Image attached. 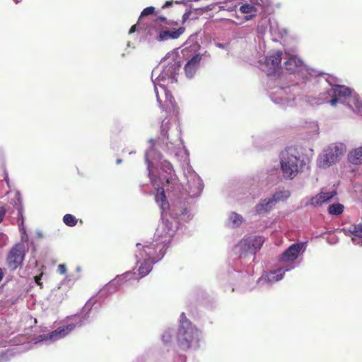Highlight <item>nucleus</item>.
<instances>
[{"label":"nucleus","mask_w":362,"mask_h":362,"mask_svg":"<svg viewBox=\"0 0 362 362\" xmlns=\"http://www.w3.org/2000/svg\"><path fill=\"white\" fill-rule=\"evenodd\" d=\"M199 332L197 328L187 318L185 313L180 315V326L177 334V344L182 351L199 347Z\"/></svg>","instance_id":"nucleus-1"},{"label":"nucleus","mask_w":362,"mask_h":362,"mask_svg":"<svg viewBox=\"0 0 362 362\" xmlns=\"http://www.w3.org/2000/svg\"><path fill=\"white\" fill-rule=\"evenodd\" d=\"M305 166L304 159L288 153L284 155L281 160V170L286 178L293 179Z\"/></svg>","instance_id":"nucleus-2"},{"label":"nucleus","mask_w":362,"mask_h":362,"mask_svg":"<svg viewBox=\"0 0 362 362\" xmlns=\"http://www.w3.org/2000/svg\"><path fill=\"white\" fill-rule=\"evenodd\" d=\"M162 221L158 224L155 234V242L163 245V247H168L173 237L174 236L177 226H173V222L165 218L162 214Z\"/></svg>","instance_id":"nucleus-3"},{"label":"nucleus","mask_w":362,"mask_h":362,"mask_svg":"<svg viewBox=\"0 0 362 362\" xmlns=\"http://www.w3.org/2000/svg\"><path fill=\"white\" fill-rule=\"evenodd\" d=\"M344 149L342 144H332L325 151L324 154L318 159V165L325 168L337 163L344 154Z\"/></svg>","instance_id":"nucleus-4"},{"label":"nucleus","mask_w":362,"mask_h":362,"mask_svg":"<svg viewBox=\"0 0 362 362\" xmlns=\"http://www.w3.org/2000/svg\"><path fill=\"white\" fill-rule=\"evenodd\" d=\"M73 320L74 323L69 324L66 326H62L58 327L54 331L50 332L48 334H42L40 335L42 340L44 339H50V340H57L61 339L66 335H67L70 332H71L76 326H81L83 325L84 322L87 320L86 316L81 317L79 315H74L73 317Z\"/></svg>","instance_id":"nucleus-5"},{"label":"nucleus","mask_w":362,"mask_h":362,"mask_svg":"<svg viewBox=\"0 0 362 362\" xmlns=\"http://www.w3.org/2000/svg\"><path fill=\"white\" fill-rule=\"evenodd\" d=\"M25 255V245L23 243H16L10 250L7 257V264L12 269H16L24 260Z\"/></svg>","instance_id":"nucleus-6"},{"label":"nucleus","mask_w":362,"mask_h":362,"mask_svg":"<svg viewBox=\"0 0 362 362\" xmlns=\"http://www.w3.org/2000/svg\"><path fill=\"white\" fill-rule=\"evenodd\" d=\"M327 94L332 98L328 103L332 106H336L341 99H346L351 94V90L341 85H334L327 90Z\"/></svg>","instance_id":"nucleus-7"},{"label":"nucleus","mask_w":362,"mask_h":362,"mask_svg":"<svg viewBox=\"0 0 362 362\" xmlns=\"http://www.w3.org/2000/svg\"><path fill=\"white\" fill-rule=\"evenodd\" d=\"M167 248L168 247H163V245H160L158 242H156V243L145 245L144 247V251L148 257L147 259L156 263L164 257Z\"/></svg>","instance_id":"nucleus-8"},{"label":"nucleus","mask_w":362,"mask_h":362,"mask_svg":"<svg viewBox=\"0 0 362 362\" xmlns=\"http://www.w3.org/2000/svg\"><path fill=\"white\" fill-rule=\"evenodd\" d=\"M263 243L264 240L262 237L255 236L243 239L240 242L239 246L242 250L255 254L262 247Z\"/></svg>","instance_id":"nucleus-9"},{"label":"nucleus","mask_w":362,"mask_h":362,"mask_svg":"<svg viewBox=\"0 0 362 362\" xmlns=\"http://www.w3.org/2000/svg\"><path fill=\"white\" fill-rule=\"evenodd\" d=\"M132 274L128 272L122 276H117L115 279L107 284L100 292L103 293H113L118 291V288L126 282L127 279H130Z\"/></svg>","instance_id":"nucleus-10"},{"label":"nucleus","mask_w":362,"mask_h":362,"mask_svg":"<svg viewBox=\"0 0 362 362\" xmlns=\"http://www.w3.org/2000/svg\"><path fill=\"white\" fill-rule=\"evenodd\" d=\"M303 247V245L299 243L293 244L286 249L279 257V261L282 262H293L298 257L299 252Z\"/></svg>","instance_id":"nucleus-11"},{"label":"nucleus","mask_w":362,"mask_h":362,"mask_svg":"<svg viewBox=\"0 0 362 362\" xmlns=\"http://www.w3.org/2000/svg\"><path fill=\"white\" fill-rule=\"evenodd\" d=\"M284 66L291 74H296L305 69L303 62L296 56H291L284 62Z\"/></svg>","instance_id":"nucleus-12"},{"label":"nucleus","mask_w":362,"mask_h":362,"mask_svg":"<svg viewBox=\"0 0 362 362\" xmlns=\"http://www.w3.org/2000/svg\"><path fill=\"white\" fill-rule=\"evenodd\" d=\"M201 59L202 56L200 54H196L187 61L184 67L185 73L187 78H192L194 77L199 69Z\"/></svg>","instance_id":"nucleus-13"},{"label":"nucleus","mask_w":362,"mask_h":362,"mask_svg":"<svg viewBox=\"0 0 362 362\" xmlns=\"http://www.w3.org/2000/svg\"><path fill=\"white\" fill-rule=\"evenodd\" d=\"M185 31V27H180L177 29L161 30L157 37L158 41H166L169 39H178Z\"/></svg>","instance_id":"nucleus-14"},{"label":"nucleus","mask_w":362,"mask_h":362,"mask_svg":"<svg viewBox=\"0 0 362 362\" xmlns=\"http://www.w3.org/2000/svg\"><path fill=\"white\" fill-rule=\"evenodd\" d=\"M336 194L337 192L335 190L327 192L322 191L319 194L311 198L310 204L315 206L321 205L322 204L330 200Z\"/></svg>","instance_id":"nucleus-15"},{"label":"nucleus","mask_w":362,"mask_h":362,"mask_svg":"<svg viewBox=\"0 0 362 362\" xmlns=\"http://www.w3.org/2000/svg\"><path fill=\"white\" fill-rule=\"evenodd\" d=\"M282 59V52L281 51L276 52L275 53L268 56L266 58L265 64L271 71H276L280 67L281 62Z\"/></svg>","instance_id":"nucleus-16"},{"label":"nucleus","mask_w":362,"mask_h":362,"mask_svg":"<svg viewBox=\"0 0 362 362\" xmlns=\"http://www.w3.org/2000/svg\"><path fill=\"white\" fill-rule=\"evenodd\" d=\"M153 264H154V262H152L148 259H145L144 262L138 264L137 272L139 276L135 277V279L138 280L146 276L151 271Z\"/></svg>","instance_id":"nucleus-17"},{"label":"nucleus","mask_w":362,"mask_h":362,"mask_svg":"<svg viewBox=\"0 0 362 362\" xmlns=\"http://www.w3.org/2000/svg\"><path fill=\"white\" fill-rule=\"evenodd\" d=\"M162 89L165 97V100L164 101H163V100L160 98L158 91L156 88L157 101L158 102L160 106L163 108H168L169 106H173V103L175 102V100L173 95L169 93V91H167L164 88H162Z\"/></svg>","instance_id":"nucleus-18"},{"label":"nucleus","mask_w":362,"mask_h":362,"mask_svg":"<svg viewBox=\"0 0 362 362\" xmlns=\"http://www.w3.org/2000/svg\"><path fill=\"white\" fill-rule=\"evenodd\" d=\"M348 160L354 165L362 164V146L350 151L348 155Z\"/></svg>","instance_id":"nucleus-19"},{"label":"nucleus","mask_w":362,"mask_h":362,"mask_svg":"<svg viewBox=\"0 0 362 362\" xmlns=\"http://www.w3.org/2000/svg\"><path fill=\"white\" fill-rule=\"evenodd\" d=\"M274 203L275 202L272 198H269V199H264L262 202L256 205V211L258 214L269 211Z\"/></svg>","instance_id":"nucleus-20"},{"label":"nucleus","mask_w":362,"mask_h":362,"mask_svg":"<svg viewBox=\"0 0 362 362\" xmlns=\"http://www.w3.org/2000/svg\"><path fill=\"white\" fill-rule=\"evenodd\" d=\"M155 199L158 203H160V208L163 210H165L168 208L169 204L165 194L164 189L163 187L157 188V194L156 195Z\"/></svg>","instance_id":"nucleus-21"},{"label":"nucleus","mask_w":362,"mask_h":362,"mask_svg":"<svg viewBox=\"0 0 362 362\" xmlns=\"http://www.w3.org/2000/svg\"><path fill=\"white\" fill-rule=\"evenodd\" d=\"M240 11L242 13L249 14V16H245V21L250 20L253 16H256L257 9L251 4H243L240 6Z\"/></svg>","instance_id":"nucleus-22"},{"label":"nucleus","mask_w":362,"mask_h":362,"mask_svg":"<svg viewBox=\"0 0 362 362\" xmlns=\"http://www.w3.org/2000/svg\"><path fill=\"white\" fill-rule=\"evenodd\" d=\"M240 0H226L223 5L219 6L220 11H235L238 6H240Z\"/></svg>","instance_id":"nucleus-23"},{"label":"nucleus","mask_w":362,"mask_h":362,"mask_svg":"<svg viewBox=\"0 0 362 362\" xmlns=\"http://www.w3.org/2000/svg\"><path fill=\"white\" fill-rule=\"evenodd\" d=\"M288 270H289L288 269H280L276 271L272 272L267 275L268 280L270 281H279L283 278V276H284L285 272L288 271Z\"/></svg>","instance_id":"nucleus-24"},{"label":"nucleus","mask_w":362,"mask_h":362,"mask_svg":"<svg viewBox=\"0 0 362 362\" xmlns=\"http://www.w3.org/2000/svg\"><path fill=\"white\" fill-rule=\"evenodd\" d=\"M344 230H347L349 233L356 237L362 238V223L351 225L347 229H344Z\"/></svg>","instance_id":"nucleus-25"},{"label":"nucleus","mask_w":362,"mask_h":362,"mask_svg":"<svg viewBox=\"0 0 362 362\" xmlns=\"http://www.w3.org/2000/svg\"><path fill=\"white\" fill-rule=\"evenodd\" d=\"M344 205L339 203L332 204L328 208L329 214L332 215L339 216L344 211Z\"/></svg>","instance_id":"nucleus-26"},{"label":"nucleus","mask_w":362,"mask_h":362,"mask_svg":"<svg viewBox=\"0 0 362 362\" xmlns=\"http://www.w3.org/2000/svg\"><path fill=\"white\" fill-rule=\"evenodd\" d=\"M290 196L289 191L284 190V191H280L276 192L272 199L273 201L276 203L277 202H279L281 200L286 199Z\"/></svg>","instance_id":"nucleus-27"},{"label":"nucleus","mask_w":362,"mask_h":362,"mask_svg":"<svg viewBox=\"0 0 362 362\" xmlns=\"http://www.w3.org/2000/svg\"><path fill=\"white\" fill-rule=\"evenodd\" d=\"M155 13V8L153 6H148L145 8L141 13V15L138 20V24L140 25L144 17Z\"/></svg>","instance_id":"nucleus-28"},{"label":"nucleus","mask_w":362,"mask_h":362,"mask_svg":"<svg viewBox=\"0 0 362 362\" xmlns=\"http://www.w3.org/2000/svg\"><path fill=\"white\" fill-rule=\"evenodd\" d=\"M64 223L68 226H75L77 223V219L71 214H67L63 218Z\"/></svg>","instance_id":"nucleus-29"},{"label":"nucleus","mask_w":362,"mask_h":362,"mask_svg":"<svg viewBox=\"0 0 362 362\" xmlns=\"http://www.w3.org/2000/svg\"><path fill=\"white\" fill-rule=\"evenodd\" d=\"M153 23L156 25H158L160 23H165L166 25H177V23L175 22V21H168L167 18L164 16H158L156 17L154 20H153Z\"/></svg>","instance_id":"nucleus-30"},{"label":"nucleus","mask_w":362,"mask_h":362,"mask_svg":"<svg viewBox=\"0 0 362 362\" xmlns=\"http://www.w3.org/2000/svg\"><path fill=\"white\" fill-rule=\"evenodd\" d=\"M230 220L235 225H240L243 221V218L240 215L233 212L230 216Z\"/></svg>","instance_id":"nucleus-31"},{"label":"nucleus","mask_w":362,"mask_h":362,"mask_svg":"<svg viewBox=\"0 0 362 362\" xmlns=\"http://www.w3.org/2000/svg\"><path fill=\"white\" fill-rule=\"evenodd\" d=\"M172 338H173L172 334L168 332H165L163 335V341L166 344L171 341Z\"/></svg>","instance_id":"nucleus-32"},{"label":"nucleus","mask_w":362,"mask_h":362,"mask_svg":"<svg viewBox=\"0 0 362 362\" xmlns=\"http://www.w3.org/2000/svg\"><path fill=\"white\" fill-rule=\"evenodd\" d=\"M145 160H146V163H147V168L148 170L149 177L151 178V162L149 160L148 155L147 153H146V156H145Z\"/></svg>","instance_id":"nucleus-33"},{"label":"nucleus","mask_w":362,"mask_h":362,"mask_svg":"<svg viewBox=\"0 0 362 362\" xmlns=\"http://www.w3.org/2000/svg\"><path fill=\"white\" fill-rule=\"evenodd\" d=\"M6 214V207L1 206L0 207V223L4 221Z\"/></svg>","instance_id":"nucleus-34"},{"label":"nucleus","mask_w":362,"mask_h":362,"mask_svg":"<svg viewBox=\"0 0 362 362\" xmlns=\"http://www.w3.org/2000/svg\"><path fill=\"white\" fill-rule=\"evenodd\" d=\"M57 272L60 274H64L66 272V265L63 264H59V266L57 267Z\"/></svg>","instance_id":"nucleus-35"},{"label":"nucleus","mask_w":362,"mask_h":362,"mask_svg":"<svg viewBox=\"0 0 362 362\" xmlns=\"http://www.w3.org/2000/svg\"><path fill=\"white\" fill-rule=\"evenodd\" d=\"M42 273H41L39 276H35L34 277L35 281L37 286H39L40 288L42 287V283L41 282V277L42 276Z\"/></svg>","instance_id":"nucleus-36"},{"label":"nucleus","mask_w":362,"mask_h":362,"mask_svg":"<svg viewBox=\"0 0 362 362\" xmlns=\"http://www.w3.org/2000/svg\"><path fill=\"white\" fill-rule=\"evenodd\" d=\"M192 13L191 11H188L185 12L182 16V23H184L186 21H187Z\"/></svg>","instance_id":"nucleus-37"},{"label":"nucleus","mask_w":362,"mask_h":362,"mask_svg":"<svg viewBox=\"0 0 362 362\" xmlns=\"http://www.w3.org/2000/svg\"><path fill=\"white\" fill-rule=\"evenodd\" d=\"M173 4V1H167L164 4L163 6H162V8H168L170 6H172Z\"/></svg>","instance_id":"nucleus-38"},{"label":"nucleus","mask_w":362,"mask_h":362,"mask_svg":"<svg viewBox=\"0 0 362 362\" xmlns=\"http://www.w3.org/2000/svg\"><path fill=\"white\" fill-rule=\"evenodd\" d=\"M140 25H139L138 23L137 24H135L134 25H132L129 31V34H132L133 33H134L136 31V27L137 26H139Z\"/></svg>","instance_id":"nucleus-39"},{"label":"nucleus","mask_w":362,"mask_h":362,"mask_svg":"<svg viewBox=\"0 0 362 362\" xmlns=\"http://www.w3.org/2000/svg\"><path fill=\"white\" fill-rule=\"evenodd\" d=\"M180 67V64H173L171 66L169 67V69H174L175 71L177 69H179Z\"/></svg>","instance_id":"nucleus-40"},{"label":"nucleus","mask_w":362,"mask_h":362,"mask_svg":"<svg viewBox=\"0 0 362 362\" xmlns=\"http://www.w3.org/2000/svg\"><path fill=\"white\" fill-rule=\"evenodd\" d=\"M356 111H357L358 113H362V105H359L358 103L356 105Z\"/></svg>","instance_id":"nucleus-41"},{"label":"nucleus","mask_w":362,"mask_h":362,"mask_svg":"<svg viewBox=\"0 0 362 362\" xmlns=\"http://www.w3.org/2000/svg\"><path fill=\"white\" fill-rule=\"evenodd\" d=\"M214 5H209L205 8V11H211L213 10Z\"/></svg>","instance_id":"nucleus-42"},{"label":"nucleus","mask_w":362,"mask_h":362,"mask_svg":"<svg viewBox=\"0 0 362 362\" xmlns=\"http://www.w3.org/2000/svg\"><path fill=\"white\" fill-rule=\"evenodd\" d=\"M3 276H4V272H3V269L1 268H0V281L2 280Z\"/></svg>","instance_id":"nucleus-43"},{"label":"nucleus","mask_w":362,"mask_h":362,"mask_svg":"<svg viewBox=\"0 0 362 362\" xmlns=\"http://www.w3.org/2000/svg\"><path fill=\"white\" fill-rule=\"evenodd\" d=\"M166 182H167V183H170V179H169V178H167V179H166Z\"/></svg>","instance_id":"nucleus-44"},{"label":"nucleus","mask_w":362,"mask_h":362,"mask_svg":"<svg viewBox=\"0 0 362 362\" xmlns=\"http://www.w3.org/2000/svg\"><path fill=\"white\" fill-rule=\"evenodd\" d=\"M175 4H180L181 2L180 1H175Z\"/></svg>","instance_id":"nucleus-45"},{"label":"nucleus","mask_w":362,"mask_h":362,"mask_svg":"<svg viewBox=\"0 0 362 362\" xmlns=\"http://www.w3.org/2000/svg\"><path fill=\"white\" fill-rule=\"evenodd\" d=\"M118 163L121 162V160H117V161Z\"/></svg>","instance_id":"nucleus-46"},{"label":"nucleus","mask_w":362,"mask_h":362,"mask_svg":"<svg viewBox=\"0 0 362 362\" xmlns=\"http://www.w3.org/2000/svg\"><path fill=\"white\" fill-rule=\"evenodd\" d=\"M16 3H18V0H15Z\"/></svg>","instance_id":"nucleus-47"},{"label":"nucleus","mask_w":362,"mask_h":362,"mask_svg":"<svg viewBox=\"0 0 362 362\" xmlns=\"http://www.w3.org/2000/svg\"><path fill=\"white\" fill-rule=\"evenodd\" d=\"M16 3H18V0H15Z\"/></svg>","instance_id":"nucleus-48"}]
</instances>
